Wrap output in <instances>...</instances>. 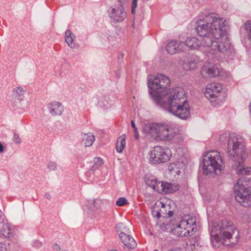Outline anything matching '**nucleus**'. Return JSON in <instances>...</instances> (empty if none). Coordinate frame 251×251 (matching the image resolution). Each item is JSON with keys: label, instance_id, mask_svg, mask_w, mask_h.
Masks as SVG:
<instances>
[{"label": "nucleus", "instance_id": "obj_1", "mask_svg": "<svg viewBox=\"0 0 251 251\" xmlns=\"http://www.w3.org/2000/svg\"><path fill=\"white\" fill-rule=\"evenodd\" d=\"M227 23L224 18L217 17L215 13L202 12L199 15L196 30L201 37V41L194 37H187L185 43L187 48L196 50L200 46L209 47V56L216 57L219 52L234 53L226 33Z\"/></svg>", "mask_w": 251, "mask_h": 251}, {"label": "nucleus", "instance_id": "obj_2", "mask_svg": "<svg viewBox=\"0 0 251 251\" xmlns=\"http://www.w3.org/2000/svg\"><path fill=\"white\" fill-rule=\"evenodd\" d=\"M148 79L149 94L156 105L181 120L190 117V105L182 88L168 89L170 80L163 74L150 75Z\"/></svg>", "mask_w": 251, "mask_h": 251}, {"label": "nucleus", "instance_id": "obj_3", "mask_svg": "<svg viewBox=\"0 0 251 251\" xmlns=\"http://www.w3.org/2000/svg\"><path fill=\"white\" fill-rule=\"evenodd\" d=\"M220 141L224 142L227 140V152L229 158L237 161L234 168L239 175H251V166L246 167L244 161L248 156L243 138L235 133L225 132L221 135Z\"/></svg>", "mask_w": 251, "mask_h": 251}, {"label": "nucleus", "instance_id": "obj_4", "mask_svg": "<svg viewBox=\"0 0 251 251\" xmlns=\"http://www.w3.org/2000/svg\"><path fill=\"white\" fill-rule=\"evenodd\" d=\"M210 235L211 243L214 248H218L221 244L234 245L240 237L239 232L235 225L227 220H223L218 225L213 224Z\"/></svg>", "mask_w": 251, "mask_h": 251}, {"label": "nucleus", "instance_id": "obj_5", "mask_svg": "<svg viewBox=\"0 0 251 251\" xmlns=\"http://www.w3.org/2000/svg\"><path fill=\"white\" fill-rule=\"evenodd\" d=\"M143 132L146 137L160 141H171L177 135L176 129L173 125L162 123L145 124Z\"/></svg>", "mask_w": 251, "mask_h": 251}, {"label": "nucleus", "instance_id": "obj_6", "mask_svg": "<svg viewBox=\"0 0 251 251\" xmlns=\"http://www.w3.org/2000/svg\"><path fill=\"white\" fill-rule=\"evenodd\" d=\"M202 167L203 173L206 175L221 174L224 165L220 153L217 151H208L203 156Z\"/></svg>", "mask_w": 251, "mask_h": 251}, {"label": "nucleus", "instance_id": "obj_7", "mask_svg": "<svg viewBox=\"0 0 251 251\" xmlns=\"http://www.w3.org/2000/svg\"><path fill=\"white\" fill-rule=\"evenodd\" d=\"M251 179L247 177L239 178L234 187L236 201L244 207L251 205Z\"/></svg>", "mask_w": 251, "mask_h": 251}, {"label": "nucleus", "instance_id": "obj_8", "mask_svg": "<svg viewBox=\"0 0 251 251\" xmlns=\"http://www.w3.org/2000/svg\"><path fill=\"white\" fill-rule=\"evenodd\" d=\"M196 229V218L187 215L172 228L171 232L176 236L183 237L192 235Z\"/></svg>", "mask_w": 251, "mask_h": 251}, {"label": "nucleus", "instance_id": "obj_9", "mask_svg": "<svg viewBox=\"0 0 251 251\" xmlns=\"http://www.w3.org/2000/svg\"><path fill=\"white\" fill-rule=\"evenodd\" d=\"M149 155L150 162L158 164L168 161L172 156V152L168 148L157 146L150 151Z\"/></svg>", "mask_w": 251, "mask_h": 251}, {"label": "nucleus", "instance_id": "obj_10", "mask_svg": "<svg viewBox=\"0 0 251 251\" xmlns=\"http://www.w3.org/2000/svg\"><path fill=\"white\" fill-rule=\"evenodd\" d=\"M222 86L219 83L214 82L208 84L206 87L204 94L209 99L213 106L216 107L221 104L222 97L221 96Z\"/></svg>", "mask_w": 251, "mask_h": 251}, {"label": "nucleus", "instance_id": "obj_11", "mask_svg": "<svg viewBox=\"0 0 251 251\" xmlns=\"http://www.w3.org/2000/svg\"><path fill=\"white\" fill-rule=\"evenodd\" d=\"M125 5H114L108 11V15L111 22L114 23L123 22L126 17Z\"/></svg>", "mask_w": 251, "mask_h": 251}, {"label": "nucleus", "instance_id": "obj_12", "mask_svg": "<svg viewBox=\"0 0 251 251\" xmlns=\"http://www.w3.org/2000/svg\"><path fill=\"white\" fill-rule=\"evenodd\" d=\"M166 50L168 53L173 55L186 50V45L182 41L172 40L166 46Z\"/></svg>", "mask_w": 251, "mask_h": 251}, {"label": "nucleus", "instance_id": "obj_13", "mask_svg": "<svg viewBox=\"0 0 251 251\" xmlns=\"http://www.w3.org/2000/svg\"><path fill=\"white\" fill-rule=\"evenodd\" d=\"M182 64L183 68L186 71L195 70L198 68V64L201 62L202 60L198 56L193 55L183 58Z\"/></svg>", "mask_w": 251, "mask_h": 251}, {"label": "nucleus", "instance_id": "obj_14", "mask_svg": "<svg viewBox=\"0 0 251 251\" xmlns=\"http://www.w3.org/2000/svg\"><path fill=\"white\" fill-rule=\"evenodd\" d=\"M219 73L217 67L210 62L205 63L201 68V74L203 78H211Z\"/></svg>", "mask_w": 251, "mask_h": 251}, {"label": "nucleus", "instance_id": "obj_15", "mask_svg": "<svg viewBox=\"0 0 251 251\" xmlns=\"http://www.w3.org/2000/svg\"><path fill=\"white\" fill-rule=\"evenodd\" d=\"M119 236L126 250H130L136 247L137 244L135 240L130 235L124 233H120Z\"/></svg>", "mask_w": 251, "mask_h": 251}, {"label": "nucleus", "instance_id": "obj_16", "mask_svg": "<svg viewBox=\"0 0 251 251\" xmlns=\"http://www.w3.org/2000/svg\"><path fill=\"white\" fill-rule=\"evenodd\" d=\"M159 189L158 192L160 193L169 194L174 193L179 189L178 184H172L168 182H162L159 183Z\"/></svg>", "mask_w": 251, "mask_h": 251}, {"label": "nucleus", "instance_id": "obj_17", "mask_svg": "<svg viewBox=\"0 0 251 251\" xmlns=\"http://www.w3.org/2000/svg\"><path fill=\"white\" fill-rule=\"evenodd\" d=\"M50 113L53 116L60 115L63 110L64 107L62 104L57 101L51 102L49 107Z\"/></svg>", "mask_w": 251, "mask_h": 251}, {"label": "nucleus", "instance_id": "obj_18", "mask_svg": "<svg viewBox=\"0 0 251 251\" xmlns=\"http://www.w3.org/2000/svg\"><path fill=\"white\" fill-rule=\"evenodd\" d=\"M13 230L9 224L5 219L2 224L0 225V234L5 238H10L12 236Z\"/></svg>", "mask_w": 251, "mask_h": 251}, {"label": "nucleus", "instance_id": "obj_19", "mask_svg": "<svg viewBox=\"0 0 251 251\" xmlns=\"http://www.w3.org/2000/svg\"><path fill=\"white\" fill-rule=\"evenodd\" d=\"M166 207V204L161 201H157L152 206L151 208V214L154 217H156L158 219L161 217V213L162 210L160 208H164Z\"/></svg>", "mask_w": 251, "mask_h": 251}, {"label": "nucleus", "instance_id": "obj_20", "mask_svg": "<svg viewBox=\"0 0 251 251\" xmlns=\"http://www.w3.org/2000/svg\"><path fill=\"white\" fill-rule=\"evenodd\" d=\"M75 39V36L70 30H67L66 31L65 33V42L72 49H75L77 48V44L74 43Z\"/></svg>", "mask_w": 251, "mask_h": 251}, {"label": "nucleus", "instance_id": "obj_21", "mask_svg": "<svg viewBox=\"0 0 251 251\" xmlns=\"http://www.w3.org/2000/svg\"><path fill=\"white\" fill-rule=\"evenodd\" d=\"M180 166H182V164L179 162L170 163L168 166V170L174 176L179 175L180 174Z\"/></svg>", "mask_w": 251, "mask_h": 251}, {"label": "nucleus", "instance_id": "obj_22", "mask_svg": "<svg viewBox=\"0 0 251 251\" xmlns=\"http://www.w3.org/2000/svg\"><path fill=\"white\" fill-rule=\"evenodd\" d=\"M147 184L155 191L158 192L159 189V184L161 181H159L154 176H151L146 180Z\"/></svg>", "mask_w": 251, "mask_h": 251}, {"label": "nucleus", "instance_id": "obj_23", "mask_svg": "<svg viewBox=\"0 0 251 251\" xmlns=\"http://www.w3.org/2000/svg\"><path fill=\"white\" fill-rule=\"evenodd\" d=\"M95 139V137L92 132L84 134L82 137V141L86 147H90L92 145Z\"/></svg>", "mask_w": 251, "mask_h": 251}, {"label": "nucleus", "instance_id": "obj_24", "mask_svg": "<svg viewBox=\"0 0 251 251\" xmlns=\"http://www.w3.org/2000/svg\"><path fill=\"white\" fill-rule=\"evenodd\" d=\"M126 146V135L123 134L118 138L116 143V151L119 153H121Z\"/></svg>", "mask_w": 251, "mask_h": 251}, {"label": "nucleus", "instance_id": "obj_25", "mask_svg": "<svg viewBox=\"0 0 251 251\" xmlns=\"http://www.w3.org/2000/svg\"><path fill=\"white\" fill-rule=\"evenodd\" d=\"M24 92V88L22 87L18 86L13 91V94L15 98H19L23 95Z\"/></svg>", "mask_w": 251, "mask_h": 251}, {"label": "nucleus", "instance_id": "obj_26", "mask_svg": "<svg viewBox=\"0 0 251 251\" xmlns=\"http://www.w3.org/2000/svg\"><path fill=\"white\" fill-rule=\"evenodd\" d=\"M110 99L107 96H104L101 98L99 101V104L100 106H106L109 104Z\"/></svg>", "mask_w": 251, "mask_h": 251}, {"label": "nucleus", "instance_id": "obj_27", "mask_svg": "<svg viewBox=\"0 0 251 251\" xmlns=\"http://www.w3.org/2000/svg\"><path fill=\"white\" fill-rule=\"evenodd\" d=\"M245 28L248 34V38L251 41V21H247L246 23Z\"/></svg>", "mask_w": 251, "mask_h": 251}, {"label": "nucleus", "instance_id": "obj_28", "mask_svg": "<svg viewBox=\"0 0 251 251\" xmlns=\"http://www.w3.org/2000/svg\"><path fill=\"white\" fill-rule=\"evenodd\" d=\"M127 202V201L124 198L121 197L118 199L116 201V205L118 206H124Z\"/></svg>", "mask_w": 251, "mask_h": 251}, {"label": "nucleus", "instance_id": "obj_29", "mask_svg": "<svg viewBox=\"0 0 251 251\" xmlns=\"http://www.w3.org/2000/svg\"><path fill=\"white\" fill-rule=\"evenodd\" d=\"M94 163L96 168L99 167L103 164L102 160L100 157H95L94 159Z\"/></svg>", "mask_w": 251, "mask_h": 251}, {"label": "nucleus", "instance_id": "obj_30", "mask_svg": "<svg viewBox=\"0 0 251 251\" xmlns=\"http://www.w3.org/2000/svg\"><path fill=\"white\" fill-rule=\"evenodd\" d=\"M137 6V0H132L131 3V13L135 14V9Z\"/></svg>", "mask_w": 251, "mask_h": 251}, {"label": "nucleus", "instance_id": "obj_31", "mask_svg": "<svg viewBox=\"0 0 251 251\" xmlns=\"http://www.w3.org/2000/svg\"><path fill=\"white\" fill-rule=\"evenodd\" d=\"M13 140V142L17 144H20L21 143V140L19 135L16 133L14 134Z\"/></svg>", "mask_w": 251, "mask_h": 251}, {"label": "nucleus", "instance_id": "obj_32", "mask_svg": "<svg viewBox=\"0 0 251 251\" xmlns=\"http://www.w3.org/2000/svg\"><path fill=\"white\" fill-rule=\"evenodd\" d=\"M32 246L36 248L39 249L42 247V244L38 240H35L32 242Z\"/></svg>", "mask_w": 251, "mask_h": 251}, {"label": "nucleus", "instance_id": "obj_33", "mask_svg": "<svg viewBox=\"0 0 251 251\" xmlns=\"http://www.w3.org/2000/svg\"><path fill=\"white\" fill-rule=\"evenodd\" d=\"M57 167V165L55 162H50L48 164V168L50 170H54Z\"/></svg>", "mask_w": 251, "mask_h": 251}, {"label": "nucleus", "instance_id": "obj_34", "mask_svg": "<svg viewBox=\"0 0 251 251\" xmlns=\"http://www.w3.org/2000/svg\"><path fill=\"white\" fill-rule=\"evenodd\" d=\"M124 226V224L122 223H118L116 226L117 231L121 232V229H123Z\"/></svg>", "mask_w": 251, "mask_h": 251}, {"label": "nucleus", "instance_id": "obj_35", "mask_svg": "<svg viewBox=\"0 0 251 251\" xmlns=\"http://www.w3.org/2000/svg\"><path fill=\"white\" fill-rule=\"evenodd\" d=\"M5 217L2 211L0 209V225L4 222Z\"/></svg>", "mask_w": 251, "mask_h": 251}, {"label": "nucleus", "instance_id": "obj_36", "mask_svg": "<svg viewBox=\"0 0 251 251\" xmlns=\"http://www.w3.org/2000/svg\"><path fill=\"white\" fill-rule=\"evenodd\" d=\"M52 248L54 251H59L60 250V247L56 243H54L52 245Z\"/></svg>", "mask_w": 251, "mask_h": 251}, {"label": "nucleus", "instance_id": "obj_37", "mask_svg": "<svg viewBox=\"0 0 251 251\" xmlns=\"http://www.w3.org/2000/svg\"><path fill=\"white\" fill-rule=\"evenodd\" d=\"M0 251H6V245L1 242H0Z\"/></svg>", "mask_w": 251, "mask_h": 251}, {"label": "nucleus", "instance_id": "obj_38", "mask_svg": "<svg viewBox=\"0 0 251 251\" xmlns=\"http://www.w3.org/2000/svg\"><path fill=\"white\" fill-rule=\"evenodd\" d=\"M129 229L128 228L124 226L123 229H121V231L120 233H124L126 234V233H129Z\"/></svg>", "mask_w": 251, "mask_h": 251}, {"label": "nucleus", "instance_id": "obj_39", "mask_svg": "<svg viewBox=\"0 0 251 251\" xmlns=\"http://www.w3.org/2000/svg\"><path fill=\"white\" fill-rule=\"evenodd\" d=\"M131 126L133 127V130H134V132H137V127H136L135 126V124L134 122L133 121H132L131 122Z\"/></svg>", "mask_w": 251, "mask_h": 251}, {"label": "nucleus", "instance_id": "obj_40", "mask_svg": "<svg viewBox=\"0 0 251 251\" xmlns=\"http://www.w3.org/2000/svg\"><path fill=\"white\" fill-rule=\"evenodd\" d=\"M117 1L120 4L125 5L128 0H117Z\"/></svg>", "mask_w": 251, "mask_h": 251}, {"label": "nucleus", "instance_id": "obj_41", "mask_svg": "<svg viewBox=\"0 0 251 251\" xmlns=\"http://www.w3.org/2000/svg\"><path fill=\"white\" fill-rule=\"evenodd\" d=\"M3 152V147L1 143H0V153Z\"/></svg>", "mask_w": 251, "mask_h": 251}, {"label": "nucleus", "instance_id": "obj_42", "mask_svg": "<svg viewBox=\"0 0 251 251\" xmlns=\"http://www.w3.org/2000/svg\"><path fill=\"white\" fill-rule=\"evenodd\" d=\"M134 137L136 139H138L139 135L137 131V132H134Z\"/></svg>", "mask_w": 251, "mask_h": 251}, {"label": "nucleus", "instance_id": "obj_43", "mask_svg": "<svg viewBox=\"0 0 251 251\" xmlns=\"http://www.w3.org/2000/svg\"><path fill=\"white\" fill-rule=\"evenodd\" d=\"M173 214V212H172V211H169V212L168 213V215H169V217L172 216Z\"/></svg>", "mask_w": 251, "mask_h": 251}, {"label": "nucleus", "instance_id": "obj_44", "mask_svg": "<svg viewBox=\"0 0 251 251\" xmlns=\"http://www.w3.org/2000/svg\"><path fill=\"white\" fill-rule=\"evenodd\" d=\"M246 251H251V248L247 249Z\"/></svg>", "mask_w": 251, "mask_h": 251}, {"label": "nucleus", "instance_id": "obj_45", "mask_svg": "<svg viewBox=\"0 0 251 251\" xmlns=\"http://www.w3.org/2000/svg\"><path fill=\"white\" fill-rule=\"evenodd\" d=\"M59 251H66L65 250L61 249L59 250Z\"/></svg>", "mask_w": 251, "mask_h": 251}, {"label": "nucleus", "instance_id": "obj_46", "mask_svg": "<svg viewBox=\"0 0 251 251\" xmlns=\"http://www.w3.org/2000/svg\"><path fill=\"white\" fill-rule=\"evenodd\" d=\"M250 233L251 234V229H250Z\"/></svg>", "mask_w": 251, "mask_h": 251}, {"label": "nucleus", "instance_id": "obj_47", "mask_svg": "<svg viewBox=\"0 0 251 251\" xmlns=\"http://www.w3.org/2000/svg\"><path fill=\"white\" fill-rule=\"evenodd\" d=\"M153 251H158V250H154Z\"/></svg>", "mask_w": 251, "mask_h": 251}]
</instances>
